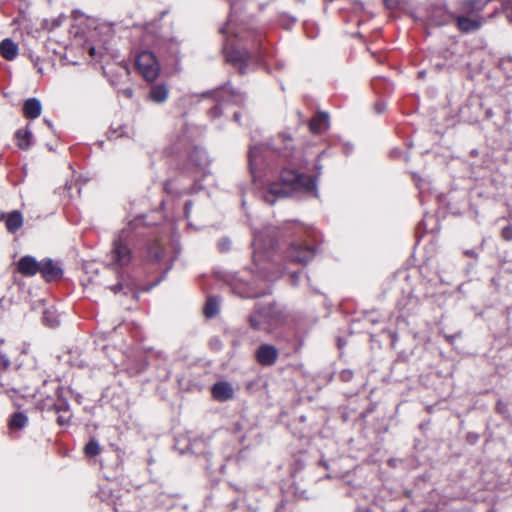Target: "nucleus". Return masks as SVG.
Returning <instances> with one entry per match:
<instances>
[{
  "label": "nucleus",
  "instance_id": "nucleus-17",
  "mask_svg": "<svg viewBox=\"0 0 512 512\" xmlns=\"http://www.w3.org/2000/svg\"><path fill=\"white\" fill-rule=\"evenodd\" d=\"M165 258V249L159 243L158 240H155L148 244L147 246V254L146 260L150 263H160L164 261Z\"/></svg>",
  "mask_w": 512,
  "mask_h": 512
},
{
  "label": "nucleus",
  "instance_id": "nucleus-55",
  "mask_svg": "<svg viewBox=\"0 0 512 512\" xmlns=\"http://www.w3.org/2000/svg\"><path fill=\"white\" fill-rule=\"evenodd\" d=\"M45 122H46L50 127H52V124L49 122V120H45Z\"/></svg>",
  "mask_w": 512,
  "mask_h": 512
},
{
  "label": "nucleus",
  "instance_id": "nucleus-18",
  "mask_svg": "<svg viewBox=\"0 0 512 512\" xmlns=\"http://www.w3.org/2000/svg\"><path fill=\"white\" fill-rule=\"evenodd\" d=\"M42 105L37 98H28L23 105V113L26 118L35 119L40 116Z\"/></svg>",
  "mask_w": 512,
  "mask_h": 512
},
{
  "label": "nucleus",
  "instance_id": "nucleus-36",
  "mask_svg": "<svg viewBox=\"0 0 512 512\" xmlns=\"http://www.w3.org/2000/svg\"><path fill=\"white\" fill-rule=\"evenodd\" d=\"M386 107H387V105L383 100L377 101L374 105V109H375L376 113H378V114L383 113L385 111Z\"/></svg>",
  "mask_w": 512,
  "mask_h": 512
},
{
  "label": "nucleus",
  "instance_id": "nucleus-38",
  "mask_svg": "<svg viewBox=\"0 0 512 512\" xmlns=\"http://www.w3.org/2000/svg\"><path fill=\"white\" fill-rule=\"evenodd\" d=\"M200 189H202V186H201V185H198V183H197V182H195V183L193 184V186H192L190 189L185 190V191H183V192H180L179 194H183V193H185V194L196 193V192H197V191H199Z\"/></svg>",
  "mask_w": 512,
  "mask_h": 512
},
{
  "label": "nucleus",
  "instance_id": "nucleus-10",
  "mask_svg": "<svg viewBox=\"0 0 512 512\" xmlns=\"http://www.w3.org/2000/svg\"><path fill=\"white\" fill-rule=\"evenodd\" d=\"M137 68L143 78L147 81H154L160 72V66L156 57L149 51L141 52L137 57Z\"/></svg>",
  "mask_w": 512,
  "mask_h": 512
},
{
  "label": "nucleus",
  "instance_id": "nucleus-49",
  "mask_svg": "<svg viewBox=\"0 0 512 512\" xmlns=\"http://www.w3.org/2000/svg\"><path fill=\"white\" fill-rule=\"evenodd\" d=\"M486 118H491L493 116V112L491 109H487L485 111Z\"/></svg>",
  "mask_w": 512,
  "mask_h": 512
},
{
  "label": "nucleus",
  "instance_id": "nucleus-45",
  "mask_svg": "<svg viewBox=\"0 0 512 512\" xmlns=\"http://www.w3.org/2000/svg\"><path fill=\"white\" fill-rule=\"evenodd\" d=\"M352 150H353V146H352L351 144H349V143L345 144V145H344V147H343V151H344V153H345V154H347V155H348L349 153H351V152H352Z\"/></svg>",
  "mask_w": 512,
  "mask_h": 512
},
{
  "label": "nucleus",
  "instance_id": "nucleus-19",
  "mask_svg": "<svg viewBox=\"0 0 512 512\" xmlns=\"http://www.w3.org/2000/svg\"><path fill=\"white\" fill-rule=\"evenodd\" d=\"M29 419L25 412L18 411L10 415L8 427L10 430H22L28 425Z\"/></svg>",
  "mask_w": 512,
  "mask_h": 512
},
{
  "label": "nucleus",
  "instance_id": "nucleus-1",
  "mask_svg": "<svg viewBox=\"0 0 512 512\" xmlns=\"http://www.w3.org/2000/svg\"><path fill=\"white\" fill-rule=\"evenodd\" d=\"M294 146L291 136L287 133H280L270 143L251 146L248 154L249 168L255 181L260 170V165L265 162L270 169L282 166L280 173L281 182L269 184L267 190L263 191V200L273 205L278 198L290 195L291 191L312 192L316 190V178L299 173L293 168L285 167L284 164H293Z\"/></svg>",
  "mask_w": 512,
  "mask_h": 512
},
{
  "label": "nucleus",
  "instance_id": "nucleus-30",
  "mask_svg": "<svg viewBox=\"0 0 512 512\" xmlns=\"http://www.w3.org/2000/svg\"><path fill=\"white\" fill-rule=\"evenodd\" d=\"M125 136V127L120 125L117 128L111 127L108 131V138L109 139H116L118 137Z\"/></svg>",
  "mask_w": 512,
  "mask_h": 512
},
{
  "label": "nucleus",
  "instance_id": "nucleus-43",
  "mask_svg": "<svg viewBox=\"0 0 512 512\" xmlns=\"http://www.w3.org/2000/svg\"><path fill=\"white\" fill-rule=\"evenodd\" d=\"M164 189L167 193H174V190L172 188V181L171 180H168L165 185H164Z\"/></svg>",
  "mask_w": 512,
  "mask_h": 512
},
{
  "label": "nucleus",
  "instance_id": "nucleus-14",
  "mask_svg": "<svg viewBox=\"0 0 512 512\" xmlns=\"http://www.w3.org/2000/svg\"><path fill=\"white\" fill-rule=\"evenodd\" d=\"M211 393L215 400L224 402L233 398L234 389L229 382L220 381L212 386Z\"/></svg>",
  "mask_w": 512,
  "mask_h": 512
},
{
  "label": "nucleus",
  "instance_id": "nucleus-16",
  "mask_svg": "<svg viewBox=\"0 0 512 512\" xmlns=\"http://www.w3.org/2000/svg\"><path fill=\"white\" fill-rule=\"evenodd\" d=\"M2 218L5 221L6 229L10 233H15L23 225V216L22 213L18 210H14L7 214H2Z\"/></svg>",
  "mask_w": 512,
  "mask_h": 512
},
{
  "label": "nucleus",
  "instance_id": "nucleus-6",
  "mask_svg": "<svg viewBox=\"0 0 512 512\" xmlns=\"http://www.w3.org/2000/svg\"><path fill=\"white\" fill-rule=\"evenodd\" d=\"M184 126L183 134H177L175 139L171 140L172 152L178 153L192 146V151L189 152V160L196 168L204 172L209 165L207 152L198 145H192L193 137L199 134V131L196 127Z\"/></svg>",
  "mask_w": 512,
  "mask_h": 512
},
{
  "label": "nucleus",
  "instance_id": "nucleus-52",
  "mask_svg": "<svg viewBox=\"0 0 512 512\" xmlns=\"http://www.w3.org/2000/svg\"><path fill=\"white\" fill-rule=\"evenodd\" d=\"M466 254L471 257H476V253L473 250L466 251Z\"/></svg>",
  "mask_w": 512,
  "mask_h": 512
},
{
  "label": "nucleus",
  "instance_id": "nucleus-50",
  "mask_svg": "<svg viewBox=\"0 0 512 512\" xmlns=\"http://www.w3.org/2000/svg\"><path fill=\"white\" fill-rule=\"evenodd\" d=\"M497 409L499 412L501 413H504L505 412V409L502 407V403L501 402H498L497 404Z\"/></svg>",
  "mask_w": 512,
  "mask_h": 512
},
{
  "label": "nucleus",
  "instance_id": "nucleus-15",
  "mask_svg": "<svg viewBox=\"0 0 512 512\" xmlns=\"http://www.w3.org/2000/svg\"><path fill=\"white\" fill-rule=\"evenodd\" d=\"M309 128L314 134H321L329 128V115L319 112L309 122Z\"/></svg>",
  "mask_w": 512,
  "mask_h": 512
},
{
  "label": "nucleus",
  "instance_id": "nucleus-44",
  "mask_svg": "<svg viewBox=\"0 0 512 512\" xmlns=\"http://www.w3.org/2000/svg\"><path fill=\"white\" fill-rule=\"evenodd\" d=\"M400 0H385L387 7L395 8L399 4Z\"/></svg>",
  "mask_w": 512,
  "mask_h": 512
},
{
  "label": "nucleus",
  "instance_id": "nucleus-40",
  "mask_svg": "<svg viewBox=\"0 0 512 512\" xmlns=\"http://www.w3.org/2000/svg\"><path fill=\"white\" fill-rule=\"evenodd\" d=\"M217 93H221V94H235L236 91L230 87V86H223L221 89H219L217 91Z\"/></svg>",
  "mask_w": 512,
  "mask_h": 512
},
{
  "label": "nucleus",
  "instance_id": "nucleus-7",
  "mask_svg": "<svg viewBox=\"0 0 512 512\" xmlns=\"http://www.w3.org/2000/svg\"><path fill=\"white\" fill-rule=\"evenodd\" d=\"M63 388L58 384L55 388L57 401L53 402L49 397L41 404L43 410H53L57 414V424L60 426H69L72 419V412L68 401L62 395Z\"/></svg>",
  "mask_w": 512,
  "mask_h": 512
},
{
  "label": "nucleus",
  "instance_id": "nucleus-39",
  "mask_svg": "<svg viewBox=\"0 0 512 512\" xmlns=\"http://www.w3.org/2000/svg\"><path fill=\"white\" fill-rule=\"evenodd\" d=\"M290 282L292 285L296 286L299 283V277H300V271L298 272H292L290 274Z\"/></svg>",
  "mask_w": 512,
  "mask_h": 512
},
{
  "label": "nucleus",
  "instance_id": "nucleus-13",
  "mask_svg": "<svg viewBox=\"0 0 512 512\" xmlns=\"http://www.w3.org/2000/svg\"><path fill=\"white\" fill-rule=\"evenodd\" d=\"M41 261L30 255H25L17 262V270L26 277H32L39 273Z\"/></svg>",
  "mask_w": 512,
  "mask_h": 512
},
{
  "label": "nucleus",
  "instance_id": "nucleus-46",
  "mask_svg": "<svg viewBox=\"0 0 512 512\" xmlns=\"http://www.w3.org/2000/svg\"><path fill=\"white\" fill-rule=\"evenodd\" d=\"M315 169L318 171V175H320L321 170H322V165L319 163V161H317L315 163Z\"/></svg>",
  "mask_w": 512,
  "mask_h": 512
},
{
  "label": "nucleus",
  "instance_id": "nucleus-11",
  "mask_svg": "<svg viewBox=\"0 0 512 512\" xmlns=\"http://www.w3.org/2000/svg\"><path fill=\"white\" fill-rule=\"evenodd\" d=\"M278 357L279 351L272 344H261L255 351V359L261 366H273Z\"/></svg>",
  "mask_w": 512,
  "mask_h": 512
},
{
  "label": "nucleus",
  "instance_id": "nucleus-3",
  "mask_svg": "<svg viewBox=\"0 0 512 512\" xmlns=\"http://www.w3.org/2000/svg\"><path fill=\"white\" fill-rule=\"evenodd\" d=\"M16 372L23 378V381H10L0 375V389L13 391L23 396H35L40 393L39 382L47 383L38 367L36 357L27 351H22L16 359Z\"/></svg>",
  "mask_w": 512,
  "mask_h": 512
},
{
  "label": "nucleus",
  "instance_id": "nucleus-25",
  "mask_svg": "<svg viewBox=\"0 0 512 512\" xmlns=\"http://www.w3.org/2000/svg\"><path fill=\"white\" fill-rule=\"evenodd\" d=\"M219 312L218 302L215 298H208L204 307V314L208 318L215 317Z\"/></svg>",
  "mask_w": 512,
  "mask_h": 512
},
{
  "label": "nucleus",
  "instance_id": "nucleus-31",
  "mask_svg": "<svg viewBox=\"0 0 512 512\" xmlns=\"http://www.w3.org/2000/svg\"><path fill=\"white\" fill-rule=\"evenodd\" d=\"M11 365L9 357L0 351V375L6 372Z\"/></svg>",
  "mask_w": 512,
  "mask_h": 512
},
{
  "label": "nucleus",
  "instance_id": "nucleus-51",
  "mask_svg": "<svg viewBox=\"0 0 512 512\" xmlns=\"http://www.w3.org/2000/svg\"><path fill=\"white\" fill-rule=\"evenodd\" d=\"M233 117H234V120H235L236 122H239V121H240V114H239L238 112H235V113H234V115H233Z\"/></svg>",
  "mask_w": 512,
  "mask_h": 512
},
{
  "label": "nucleus",
  "instance_id": "nucleus-20",
  "mask_svg": "<svg viewBox=\"0 0 512 512\" xmlns=\"http://www.w3.org/2000/svg\"><path fill=\"white\" fill-rule=\"evenodd\" d=\"M0 54L8 61L14 60L18 55L17 44L11 39H4L0 44Z\"/></svg>",
  "mask_w": 512,
  "mask_h": 512
},
{
  "label": "nucleus",
  "instance_id": "nucleus-22",
  "mask_svg": "<svg viewBox=\"0 0 512 512\" xmlns=\"http://www.w3.org/2000/svg\"><path fill=\"white\" fill-rule=\"evenodd\" d=\"M17 146L22 150H27L32 145V132L27 128L19 129L15 134Z\"/></svg>",
  "mask_w": 512,
  "mask_h": 512
},
{
  "label": "nucleus",
  "instance_id": "nucleus-26",
  "mask_svg": "<svg viewBox=\"0 0 512 512\" xmlns=\"http://www.w3.org/2000/svg\"><path fill=\"white\" fill-rule=\"evenodd\" d=\"M85 454L87 456L93 457L96 456L100 452V445L97 440L91 439L84 448Z\"/></svg>",
  "mask_w": 512,
  "mask_h": 512
},
{
  "label": "nucleus",
  "instance_id": "nucleus-29",
  "mask_svg": "<svg viewBox=\"0 0 512 512\" xmlns=\"http://www.w3.org/2000/svg\"><path fill=\"white\" fill-rule=\"evenodd\" d=\"M43 320H44L45 324L51 328H54V327L58 326V324H59L57 317L53 316L52 313L48 310H46L44 312Z\"/></svg>",
  "mask_w": 512,
  "mask_h": 512
},
{
  "label": "nucleus",
  "instance_id": "nucleus-47",
  "mask_svg": "<svg viewBox=\"0 0 512 512\" xmlns=\"http://www.w3.org/2000/svg\"><path fill=\"white\" fill-rule=\"evenodd\" d=\"M512 62L510 60H506L502 62V66L504 69H506L508 66H510Z\"/></svg>",
  "mask_w": 512,
  "mask_h": 512
},
{
  "label": "nucleus",
  "instance_id": "nucleus-21",
  "mask_svg": "<svg viewBox=\"0 0 512 512\" xmlns=\"http://www.w3.org/2000/svg\"><path fill=\"white\" fill-rule=\"evenodd\" d=\"M231 290L234 294L242 298H255L270 293L269 290L254 291L248 286H238L231 284Z\"/></svg>",
  "mask_w": 512,
  "mask_h": 512
},
{
  "label": "nucleus",
  "instance_id": "nucleus-4",
  "mask_svg": "<svg viewBox=\"0 0 512 512\" xmlns=\"http://www.w3.org/2000/svg\"><path fill=\"white\" fill-rule=\"evenodd\" d=\"M145 217L140 215L132 220L114 237L108 254V266L112 269H122L128 267L133 259L134 253L131 245L134 239L140 233L137 231L141 226H145Z\"/></svg>",
  "mask_w": 512,
  "mask_h": 512
},
{
  "label": "nucleus",
  "instance_id": "nucleus-41",
  "mask_svg": "<svg viewBox=\"0 0 512 512\" xmlns=\"http://www.w3.org/2000/svg\"><path fill=\"white\" fill-rule=\"evenodd\" d=\"M173 267V262L172 261H169L166 266H165V269H164V273H163V276L157 281V283H159L162 279H164V277L167 275V273L172 269Z\"/></svg>",
  "mask_w": 512,
  "mask_h": 512
},
{
  "label": "nucleus",
  "instance_id": "nucleus-48",
  "mask_svg": "<svg viewBox=\"0 0 512 512\" xmlns=\"http://www.w3.org/2000/svg\"><path fill=\"white\" fill-rule=\"evenodd\" d=\"M151 100L155 101L156 103H163L166 98H150Z\"/></svg>",
  "mask_w": 512,
  "mask_h": 512
},
{
  "label": "nucleus",
  "instance_id": "nucleus-12",
  "mask_svg": "<svg viewBox=\"0 0 512 512\" xmlns=\"http://www.w3.org/2000/svg\"><path fill=\"white\" fill-rule=\"evenodd\" d=\"M39 273L48 282L58 280L63 276L61 266L50 258L41 260Z\"/></svg>",
  "mask_w": 512,
  "mask_h": 512
},
{
  "label": "nucleus",
  "instance_id": "nucleus-37",
  "mask_svg": "<svg viewBox=\"0 0 512 512\" xmlns=\"http://www.w3.org/2000/svg\"><path fill=\"white\" fill-rule=\"evenodd\" d=\"M192 207H193V203L191 200H188L185 202L184 204V216L185 218H189L190 217V214H191V211H192Z\"/></svg>",
  "mask_w": 512,
  "mask_h": 512
},
{
  "label": "nucleus",
  "instance_id": "nucleus-34",
  "mask_svg": "<svg viewBox=\"0 0 512 512\" xmlns=\"http://www.w3.org/2000/svg\"><path fill=\"white\" fill-rule=\"evenodd\" d=\"M353 376H354V373H353V371H352V370H350V369H343V370L340 372V374H339V377H340L341 381H343V382H349V381H351V380H352V378H353Z\"/></svg>",
  "mask_w": 512,
  "mask_h": 512
},
{
  "label": "nucleus",
  "instance_id": "nucleus-9",
  "mask_svg": "<svg viewBox=\"0 0 512 512\" xmlns=\"http://www.w3.org/2000/svg\"><path fill=\"white\" fill-rule=\"evenodd\" d=\"M452 19L456 20L458 29L464 33L476 31L482 25L480 20L472 19L464 15L455 16L453 13L443 12L441 10H437L431 15V22L437 26L445 25Z\"/></svg>",
  "mask_w": 512,
  "mask_h": 512
},
{
  "label": "nucleus",
  "instance_id": "nucleus-56",
  "mask_svg": "<svg viewBox=\"0 0 512 512\" xmlns=\"http://www.w3.org/2000/svg\"><path fill=\"white\" fill-rule=\"evenodd\" d=\"M300 419H301V421H305L306 418H305V416H301Z\"/></svg>",
  "mask_w": 512,
  "mask_h": 512
},
{
  "label": "nucleus",
  "instance_id": "nucleus-54",
  "mask_svg": "<svg viewBox=\"0 0 512 512\" xmlns=\"http://www.w3.org/2000/svg\"><path fill=\"white\" fill-rule=\"evenodd\" d=\"M121 71L127 74V69L125 67H120Z\"/></svg>",
  "mask_w": 512,
  "mask_h": 512
},
{
  "label": "nucleus",
  "instance_id": "nucleus-35",
  "mask_svg": "<svg viewBox=\"0 0 512 512\" xmlns=\"http://www.w3.org/2000/svg\"><path fill=\"white\" fill-rule=\"evenodd\" d=\"M501 236L506 241H512V225H507L502 228Z\"/></svg>",
  "mask_w": 512,
  "mask_h": 512
},
{
  "label": "nucleus",
  "instance_id": "nucleus-33",
  "mask_svg": "<svg viewBox=\"0 0 512 512\" xmlns=\"http://www.w3.org/2000/svg\"><path fill=\"white\" fill-rule=\"evenodd\" d=\"M217 246L220 252H227L230 250L231 241L228 238H222L219 240Z\"/></svg>",
  "mask_w": 512,
  "mask_h": 512
},
{
  "label": "nucleus",
  "instance_id": "nucleus-8",
  "mask_svg": "<svg viewBox=\"0 0 512 512\" xmlns=\"http://www.w3.org/2000/svg\"><path fill=\"white\" fill-rule=\"evenodd\" d=\"M109 32L110 28L106 25L95 26L89 32L85 47L93 59H101L106 54Z\"/></svg>",
  "mask_w": 512,
  "mask_h": 512
},
{
  "label": "nucleus",
  "instance_id": "nucleus-23",
  "mask_svg": "<svg viewBox=\"0 0 512 512\" xmlns=\"http://www.w3.org/2000/svg\"><path fill=\"white\" fill-rule=\"evenodd\" d=\"M225 51L228 61L232 62L235 65L240 66L248 57V53L244 50L233 49L229 51L228 47L226 46Z\"/></svg>",
  "mask_w": 512,
  "mask_h": 512
},
{
  "label": "nucleus",
  "instance_id": "nucleus-2",
  "mask_svg": "<svg viewBox=\"0 0 512 512\" xmlns=\"http://www.w3.org/2000/svg\"><path fill=\"white\" fill-rule=\"evenodd\" d=\"M305 233H307L306 228L297 222H287L281 229L268 225L262 230L254 231L252 241L254 269L252 272L259 274V277L268 282H272L278 278L277 275L271 274L268 269L272 266L269 262L271 252L278 245L279 236L297 238L289 244L286 252L287 258L293 263L307 264L314 258L316 251L312 246L302 242L301 237Z\"/></svg>",
  "mask_w": 512,
  "mask_h": 512
},
{
  "label": "nucleus",
  "instance_id": "nucleus-28",
  "mask_svg": "<svg viewBox=\"0 0 512 512\" xmlns=\"http://www.w3.org/2000/svg\"><path fill=\"white\" fill-rule=\"evenodd\" d=\"M110 290L115 294L121 291H124V293L127 294L128 291H131V289L123 283V274L119 275V280L115 285L110 286Z\"/></svg>",
  "mask_w": 512,
  "mask_h": 512
},
{
  "label": "nucleus",
  "instance_id": "nucleus-53",
  "mask_svg": "<svg viewBox=\"0 0 512 512\" xmlns=\"http://www.w3.org/2000/svg\"><path fill=\"white\" fill-rule=\"evenodd\" d=\"M222 33H224V34H228V33H230V28H229V27H225V28H223V29H222Z\"/></svg>",
  "mask_w": 512,
  "mask_h": 512
},
{
  "label": "nucleus",
  "instance_id": "nucleus-24",
  "mask_svg": "<svg viewBox=\"0 0 512 512\" xmlns=\"http://www.w3.org/2000/svg\"><path fill=\"white\" fill-rule=\"evenodd\" d=\"M484 5H481L478 0H461L460 9L463 13H472L481 11Z\"/></svg>",
  "mask_w": 512,
  "mask_h": 512
},
{
  "label": "nucleus",
  "instance_id": "nucleus-42",
  "mask_svg": "<svg viewBox=\"0 0 512 512\" xmlns=\"http://www.w3.org/2000/svg\"><path fill=\"white\" fill-rule=\"evenodd\" d=\"M221 108L219 105H215L211 110H210V114L213 116V117H217L221 114Z\"/></svg>",
  "mask_w": 512,
  "mask_h": 512
},
{
  "label": "nucleus",
  "instance_id": "nucleus-32",
  "mask_svg": "<svg viewBox=\"0 0 512 512\" xmlns=\"http://www.w3.org/2000/svg\"><path fill=\"white\" fill-rule=\"evenodd\" d=\"M169 93V90L165 85H157L153 88L151 96H167Z\"/></svg>",
  "mask_w": 512,
  "mask_h": 512
},
{
  "label": "nucleus",
  "instance_id": "nucleus-27",
  "mask_svg": "<svg viewBox=\"0 0 512 512\" xmlns=\"http://www.w3.org/2000/svg\"><path fill=\"white\" fill-rule=\"evenodd\" d=\"M64 20L65 16L63 14H59L56 17L45 19L44 25L51 30L53 28L59 27L64 22Z\"/></svg>",
  "mask_w": 512,
  "mask_h": 512
},
{
  "label": "nucleus",
  "instance_id": "nucleus-5",
  "mask_svg": "<svg viewBox=\"0 0 512 512\" xmlns=\"http://www.w3.org/2000/svg\"><path fill=\"white\" fill-rule=\"evenodd\" d=\"M248 321L252 329L271 333L283 323V314L274 303H257Z\"/></svg>",
  "mask_w": 512,
  "mask_h": 512
}]
</instances>
